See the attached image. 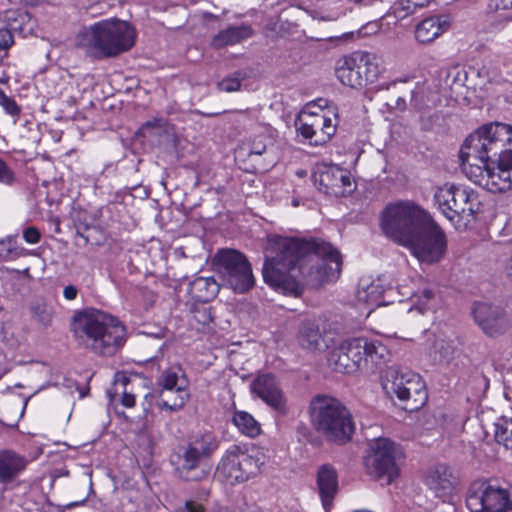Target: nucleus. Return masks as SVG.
<instances>
[{"label":"nucleus","instance_id":"1","mask_svg":"<svg viewBox=\"0 0 512 512\" xmlns=\"http://www.w3.org/2000/svg\"><path fill=\"white\" fill-rule=\"evenodd\" d=\"M340 270V253L321 239L274 235L268 240L263 278L284 294L298 297L304 286L314 288L332 281Z\"/></svg>","mask_w":512,"mask_h":512},{"label":"nucleus","instance_id":"2","mask_svg":"<svg viewBox=\"0 0 512 512\" xmlns=\"http://www.w3.org/2000/svg\"><path fill=\"white\" fill-rule=\"evenodd\" d=\"M71 332L85 350L111 357L126 342V327L114 316L97 309H85L74 314Z\"/></svg>","mask_w":512,"mask_h":512},{"label":"nucleus","instance_id":"3","mask_svg":"<svg viewBox=\"0 0 512 512\" xmlns=\"http://www.w3.org/2000/svg\"><path fill=\"white\" fill-rule=\"evenodd\" d=\"M135 40L136 31L127 21L109 19L91 25L82 34L81 43L97 58H112L129 51Z\"/></svg>","mask_w":512,"mask_h":512},{"label":"nucleus","instance_id":"4","mask_svg":"<svg viewBox=\"0 0 512 512\" xmlns=\"http://www.w3.org/2000/svg\"><path fill=\"white\" fill-rule=\"evenodd\" d=\"M311 420L315 429L328 441L348 442L355 430L352 415L336 398L317 395L310 403Z\"/></svg>","mask_w":512,"mask_h":512},{"label":"nucleus","instance_id":"5","mask_svg":"<svg viewBox=\"0 0 512 512\" xmlns=\"http://www.w3.org/2000/svg\"><path fill=\"white\" fill-rule=\"evenodd\" d=\"M429 215L412 201L388 204L381 213L380 226L384 234L403 245L427 223Z\"/></svg>","mask_w":512,"mask_h":512},{"label":"nucleus","instance_id":"6","mask_svg":"<svg viewBox=\"0 0 512 512\" xmlns=\"http://www.w3.org/2000/svg\"><path fill=\"white\" fill-rule=\"evenodd\" d=\"M387 355L388 350L381 342L365 337H355L337 345L330 352L328 362L338 372L353 373L363 361L378 365L385 361Z\"/></svg>","mask_w":512,"mask_h":512},{"label":"nucleus","instance_id":"7","mask_svg":"<svg viewBox=\"0 0 512 512\" xmlns=\"http://www.w3.org/2000/svg\"><path fill=\"white\" fill-rule=\"evenodd\" d=\"M219 440L211 432L197 435L179 446L176 472L185 481H202L209 475V469L204 465L218 449Z\"/></svg>","mask_w":512,"mask_h":512},{"label":"nucleus","instance_id":"8","mask_svg":"<svg viewBox=\"0 0 512 512\" xmlns=\"http://www.w3.org/2000/svg\"><path fill=\"white\" fill-rule=\"evenodd\" d=\"M382 387L391 399L396 397L406 411L420 409L427 400L425 385L420 375L388 368L382 380Z\"/></svg>","mask_w":512,"mask_h":512},{"label":"nucleus","instance_id":"9","mask_svg":"<svg viewBox=\"0 0 512 512\" xmlns=\"http://www.w3.org/2000/svg\"><path fill=\"white\" fill-rule=\"evenodd\" d=\"M381 73L376 54L356 51L338 61L336 76L339 81L351 88H359L373 83Z\"/></svg>","mask_w":512,"mask_h":512},{"label":"nucleus","instance_id":"10","mask_svg":"<svg viewBox=\"0 0 512 512\" xmlns=\"http://www.w3.org/2000/svg\"><path fill=\"white\" fill-rule=\"evenodd\" d=\"M434 201L443 215L453 221L456 217H471L481 211L477 192L446 183L434 194Z\"/></svg>","mask_w":512,"mask_h":512},{"label":"nucleus","instance_id":"11","mask_svg":"<svg viewBox=\"0 0 512 512\" xmlns=\"http://www.w3.org/2000/svg\"><path fill=\"white\" fill-rule=\"evenodd\" d=\"M512 142V126L505 123H490L482 126L476 132L470 134L464 141L459 151V158L464 153L478 155L497 156L498 151Z\"/></svg>","mask_w":512,"mask_h":512},{"label":"nucleus","instance_id":"12","mask_svg":"<svg viewBox=\"0 0 512 512\" xmlns=\"http://www.w3.org/2000/svg\"><path fill=\"white\" fill-rule=\"evenodd\" d=\"M214 263L227 284L238 293L247 292L254 285L252 268L246 256L234 249L217 252Z\"/></svg>","mask_w":512,"mask_h":512},{"label":"nucleus","instance_id":"13","mask_svg":"<svg viewBox=\"0 0 512 512\" xmlns=\"http://www.w3.org/2000/svg\"><path fill=\"white\" fill-rule=\"evenodd\" d=\"M402 246L407 247L419 261L435 263L445 253L446 239L444 232L429 217L427 223L410 238L408 243H404Z\"/></svg>","mask_w":512,"mask_h":512},{"label":"nucleus","instance_id":"14","mask_svg":"<svg viewBox=\"0 0 512 512\" xmlns=\"http://www.w3.org/2000/svg\"><path fill=\"white\" fill-rule=\"evenodd\" d=\"M466 505L471 512H512V495L501 486L473 483L467 493Z\"/></svg>","mask_w":512,"mask_h":512},{"label":"nucleus","instance_id":"15","mask_svg":"<svg viewBox=\"0 0 512 512\" xmlns=\"http://www.w3.org/2000/svg\"><path fill=\"white\" fill-rule=\"evenodd\" d=\"M264 465V457L243 452L239 446L230 447L218 464L217 471L230 484L247 481L257 475Z\"/></svg>","mask_w":512,"mask_h":512},{"label":"nucleus","instance_id":"16","mask_svg":"<svg viewBox=\"0 0 512 512\" xmlns=\"http://www.w3.org/2000/svg\"><path fill=\"white\" fill-rule=\"evenodd\" d=\"M336 114L330 110L318 112H303L295 121L298 133L310 145L326 144L336 132Z\"/></svg>","mask_w":512,"mask_h":512},{"label":"nucleus","instance_id":"17","mask_svg":"<svg viewBox=\"0 0 512 512\" xmlns=\"http://www.w3.org/2000/svg\"><path fill=\"white\" fill-rule=\"evenodd\" d=\"M369 447V454L365 457L368 473L376 478L387 477V483H391L399 474L395 444L387 438H378L373 440Z\"/></svg>","mask_w":512,"mask_h":512},{"label":"nucleus","instance_id":"18","mask_svg":"<svg viewBox=\"0 0 512 512\" xmlns=\"http://www.w3.org/2000/svg\"><path fill=\"white\" fill-rule=\"evenodd\" d=\"M319 190L336 197H343L354 190L350 172L337 165L323 164L318 166L313 174Z\"/></svg>","mask_w":512,"mask_h":512},{"label":"nucleus","instance_id":"19","mask_svg":"<svg viewBox=\"0 0 512 512\" xmlns=\"http://www.w3.org/2000/svg\"><path fill=\"white\" fill-rule=\"evenodd\" d=\"M252 392L278 413L288 412L287 398L276 377L271 373L258 375L251 383Z\"/></svg>","mask_w":512,"mask_h":512},{"label":"nucleus","instance_id":"20","mask_svg":"<svg viewBox=\"0 0 512 512\" xmlns=\"http://www.w3.org/2000/svg\"><path fill=\"white\" fill-rule=\"evenodd\" d=\"M493 155H478L464 153L460 158L461 168L466 177L476 185L490 191L491 176L493 171Z\"/></svg>","mask_w":512,"mask_h":512},{"label":"nucleus","instance_id":"21","mask_svg":"<svg viewBox=\"0 0 512 512\" xmlns=\"http://www.w3.org/2000/svg\"><path fill=\"white\" fill-rule=\"evenodd\" d=\"M425 483L436 497L446 501L455 490L457 478L450 467L439 464L428 472Z\"/></svg>","mask_w":512,"mask_h":512},{"label":"nucleus","instance_id":"22","mask_svg":"<svg viewBox=\"0 0 512 512\" xmlns=\"http://www.w3.org/2000/svg\"><path fill=\"white\" fill-rule=\"evenodd\" d=\"M494 160L490 192L501 193L512 189V147L498 151Z\"/></svg>","mask_w":512,"mask_h":512},{"label":"nucleus","instance_id":"23","mask_svg":"<svg viewBox=\"0 0 512 512\" xmlns=\"http://www.w3.org/2000/svg\"><path fill=\"white\" fill-rule=\"evenodd\" d=\"M472 312L475 321L486 334L494 336L504 330V317L498 307L487 303H476Z\"/></svg>","mask_w":512,"mask_h":512},{"label":"nucleus","instance_id":"24","mask_svg":"<svg viewBox=\"0 0 512 512\" xmlns=\"http://www.w3.org/2000/svg\"><path fill=\"white\" fill-rule=\"evenodd\" d=\"M317 487L325 510L329 509L338 491V473L330 464L318 468L316 477Z\"/></svg>","mask_w":512,"mask_h":512},{"label":"nucleus","instance_id":"25","mask_svg":"<svg viewBox=\"0 0 512 512\" xmlns=\"http://www.w3.org/2000/svg\"><path fill=\"white\" fill-rule=\"evenodd\" d=\"M459 354L455 341L445 335L435 336L428 349V356L434 365L448 366Z\"/></svg>","mask_w":512,"mask_h":512},{"label":"nucleus","instance_id":"26","mask_svg":"<svg viewBox=\"0 0 512 512\" xmlns=\"http://www.w3.org/2000/svg\"><path fill=\"white\" fill-rule=\"evenodd\" d=\"M27 464V459L15 451H0V483L8 484L12 482L25 470Z\"/></svg>","mask_w":512,"mask_h":512},{"label":"nucleus","instance_id":"27","mask_svg":"<svg viewBox=\"0 0 512 512\" xmlns=\"http://www.w3.org/2000/svg\"><path fill=\"white\" fill-rule=\"evenodd\" d=\"M252 34L253 29L250 25L241 24L229 26L228 28L219 31L212 38L211 46L215 49H221L229 45H235L250 38Z\"/></svg>","mask_w":512,"mask_h":512},{"label":"nucleus","instance_id":"28","mask_svg":"<svg viewBox=\"0 0 512 512\" xmlns=\"http://www.w3.org/2000/svg\"><path fill=\"white\" fill-rule=\"evenodd\" d=\"M220 289L214 277H196L188 286V293L198 302L207 303L213 300Z\"/></svg>","mask_w":512,"mask_h":512},{"label":"nucleus","instance_id":"29","mask_svg":"<svg viewBox=\"0 0 512 512\" xmlns=\"http://www.w3.org/2000/svg\"><path fill=\"white\" fill-rule=\"evenodd\" d=\"M448 28V22L440 16H431L422 20L415 29L416 40L420 43H430Z\"/></svg>","mask_w":512,"mask_h":512},{"label":"nucleus","instance_id":"30","mask_svg":"<svg viewBox=\"0 0 512 512\" xmlns=\"http://www.w3.org/2000/svg\"><path fill=\"white\" fill-rule=\"evenodd\" d=\"M189 381L184 370L180 366H172L165 371L157 379L158 389H173L176 392L189 393Z\"/></svg>","mask_w":512,"mask_h":512},{"label":"nucleus","instance_id":"31","mask_svg":"<svg viewBox=\"0 0 512 512\" xmlns=\"http://www.w3.org/2000/svg\"><path fill=\"white\" fill-rule=\"evenodd\" d=\"M189 393L176 392L173 389H158L156 391V406L169 412L179 411L189 400Z\"/></svg>","mask_w":512,"mask_h":512},{"label":"nucleus","instance_id":"32","mask_svg":"<svg viewBox=\"0 0 512 512\" xmlns=\"http://www.w3.org/2000/svg\"><path fill=\"white\" fill-rule=\"evenodd\" d=\"M321 340L318 325L310 320L303 321L299 327V344L307 350H317Z\"/></svg>","mask_w":512,"mask_h":512},{"label":"nucleus","instance_id":"33","mask_svg":"<svg viewBox=\"0 0 512 512\" xmlns=\"http://www.w3.org/2000/svg\"><path fill=\"white\" fill-rule=\"evenodd\" d=\"M425 7L424 2H415L414 0H397L391 7V11L387 13L382 21L386 20L390 24V19L393 20V24L398 21L407 18L413 14L417 9Z\"/></svg>","mask_w":512,"mask_h":512},{"label":"nucleus","instance_id":"34","mask_svg":"<svg viewBox=\"0 0 512 512\" xmlns=\"http://www.w3.org/2000/svg\"><path fill=\"white\" fill-rule=\"evenodd\" d=\"M31 319L40 327L51 326L55 310L54 307L42 299L33 301L29 307Z\"/></svg>","mask_w":512,"mask_h":512},{"label":"nucleus","instance_id":"35","mask_svg":"<svg viewBox=\"0 0 512 512\" xmlns=\"http://www.w3.org/2000/svg\"><path fill=\"white\" fill-rule=\"evenodd\" d=\"M233 423L244 435L255 437L260 434L261 429L259 423L247 412H235L233 415Z\"/></svg>","mask_w":512,"mask_h":512},{"label":"nucleus","instance_id":"36","mask_svg":"<svg viewBox=\"0 0 512 512\" xmlns=\"http://www.w3.org/2000/svg\"><path fill=\"white\" fill-rule=\"evenodd\" d=\"M494 437L497 443L512 449V418L500 417L494 423Z\"/></svg>","mask_w":512,"mask_h":512},{"label":"nucleus","instance_id":"37","mask_svg":"<svg viewBox=\"0 0 512 512\" xmlns=\"http://www.w3.org/2000/svg\"><path fill=\"white\" fill-rule=\"evenodd\" d=\"M382 290L378 284L372 283L365 290L358 293V299L370 305H379Z\"/></svg>","mask_w":512,"mask_h":512},{"label":"nucleus","instance_id":"38","mask_svg":"<svg viewBox=\"0 0 512 512\" xmlns=\"http://www.w3.org/2000/svg\"><path fill=\"white\" fill-rule=\"evenodd\" d=\"M76 235L83 239L84 245L87 244H95L98 245L100 242L94 237V234L98 232V228L96 226H91L87 224H76Z\"/></svg>","mask_w":512,"mask_h":512},{"label":"nucleus","instance_id":"39","mask_svg":"<svg viewBox=\"0 0 512 512\" xmlns=\"http://www.w3.org/2000/svg\"><path fill=\"white\" fill-rule=\"evenodd\" d=\"M0 106L5 112L11 116H18L21 112L19 105L13 98L6 95L5 92L0 88Z\"/></svg>","mask_w":512,"mask_h":512},{"label":"nucleus","instance_id":"40","mask_svg":"<svg viewBox=\"0 0 512 512\" xmlns=\"http://www.w3.org/2000/svg\"><path fill=\"white\" fill-rule=\"evenodd\" d=\"M241 81L237 76H228L218 83V88L224 92H234L240 89Z\"/></svg>","mask_w":512,"mask_h":512},{"label":"nucleus","instance_id":"41","mask_svg":"<svg viewBox=\"0 0 512 512\" xmlns=\"http://www.w3.org/2000/svg\"><path fill=\"white\" fill-rule=\"evenodd\" d=\"M478 75L486 78L488 82L497 81L499 69L492 62H488L478 71Z\"/></svg>","mask_w":512,"mask_h":512},{"label":"nucleus","instance_id":"42","mask_svg":"<svg viewBox=\"0 0 512 512\" xmlns=\"http://www.w3.org/2000/svg\"><path fill=\"white\" fill-rule=\"evenodd\" d=\"M14 45V37L12 32L9 29L1 28L0 29V52H6L8 54V50Z\"/></svg>","mask_w":512,"mask_h":512},{"label":"nucleus","instance_id":"43","mask_svg":"<svg viewBox=\"0 0 512 512\" xmlns=\"http://www.w3.org/2000/svg\"><path fill=\"white\" fill-rule=\"evenodd\" d=\"M14 179V173L4 161L0 160V183L11 185Z\"/></svg>","mask_w":512,"mask_h":512},{"label":"nucleus","instance_id":"44","mask_svg":"<svg viewBox=\"0 0 512 512\" xmlns=\"http://www.w3.org/2000/svg\"><path fill=\"white\" fill-rule=\"evenodd\" d=\"M194 319L203 325H207L212 321V315L210 309L207 307H203L201 309H196L194 311Z\"/></svg>","mask_w":512,"mask_h":512},{"label":"nucleus","instance_id":"45","mask_svg":"<svg viewBox=\"0 0 512 512\" xmlns=\"http://www.w3.org/2000/svg\"><path fill=\"white\" fill-rule=\"evenodd\" d=\"M41 237L40 231L36 227H28L23 232V238L27 243L36 244Z\"/></svg>","mask_w":512,"mask_h":512},{"label":"nucleus","instance_id":"46","mask_svg":"<svg viewBox=\"0 0 512 512\" xmlns=\"http://www.w3.org/2000/svg\"><path fill=\"white\" fill-rule=\"evenodd\" d=\"M135 401V395L124 388L122 391L121 403L127 408H132L135 405Z\"/></svg>","mask_w":512,"mask_h":512},{"label":"nucleus","instance_id":"47","mask_svg":"<svg viewBox=\"0 0 512 512\" xmlns=\"http://www.w3.org/2000/svg\"><path fill=\"white\" fill-rule=\"evenodd\" d=\"M434 290L429 287H424L420 289L417 293V297L419 300L423 299V304H426L429 300H431L434 297Z\"/></svg>","mask_w":512,"mask_h":512},{"label":"nucleus","instance_id":"48","mask_svg":"<svg viewBox=\"0 0 512 512\" xmlns=\"http://www.w3.org/2000/svg\"><path fill=\"white\" fill-rule=\"evenodd\" d=\"M78 295V288L74 285H67L64 287L63 296L66 300L72 301Z\"/></svg>","mask_w":512,"mask_h":512},{"label":"nucleus","instance_id":"49","mask_svg":"<svg viewBox=\"0 0 512 512\" xmlns=\"http://www.w3.org/2000/svg\"><path fill=\"white\" fill-rule=\"evenodd\" d=\"M266 151V145L262 141L254 140L251 145L250 154L262 155Z\"/></svg>","mask_w":512,"mask_h":512},{"label":"nucleus","instance_id":"50","mask_svg":"<svg viewBox=\"0 0 512 512\" xmlns=\"http://www.w3.org/2000/svg\"><path fill=\"white\" fill-rule=\"evenodd\" d=\"M185 508L188 512H204V507L194 501H187L185 504Z\"/></svg>","mask_w":512,"mask_h":512},{"label":"nucleus","instance_id":"51","mask_svg":"<svg viewBox=\"0 0 512 512\" xmlns=\"http://www.w3.org/2000/svg\"><path fill=\"white\" fill-rule=\"evenodd\" d=\"M497 9L512 10V0H493Z\"/></svg>","mask_w":512,"mask_h":512},{"label":"nucleus","instance_id":"52","mask_svg":"<svg viewBox=\"0 0 512 512\" xmlns=\"http://www.w3.org/2000/svg\"><path fill=\"white\" fill-rule=\"evenodd\" d=\"M504 273L507 276V278L512 280V255L510 256V258L505 263Z\"/></svg>","mask_w":512,"mask_h":512},{"label":"nucleus","instance_id":"53","mask_svg":"<svg viewBox=\"0 0 512 512\" xmlns=\"http://www.w3.org/2000/svg\"><path fill=\"white\" fill-rule=\"evenodd\" d=\"M350 1L354 2L355 4L362 5V6H370L376 2H383L384 0H350Z\"/></svg>","mask_w":512,"mask_h":512},{"label":"nucleus","instance_id":"54","mask_svg":"<svg viewBox=\"0 0 512 512\" xmlns=\"http://www.w3.org/2000/svg\"><path fill=\"white\" fill-rule=\"evenodd\" d=\"M4 246H5V242L1 241L0 242V259L1 260H7L8 259V255L13 253L12 249L7 248L6 249V254H3L2 250H3Z\"/></svg>","mask_w":512,"mask_h":512},{"label":"nucleus","instance_id":"55","mask_svg":"<svg viewBox=\"0 0 512 512\" xmlns=\"http://www.w3.org/2000/svg\"><path fill=\"white\" fill-rule=\"evenodd\" d=\"M395 107L396 108H400V109L404 108L405 107V100L403 98L399 97L396 100V102H395Z\"/></svg>","mask_w":512,"mask_h":512},{"label":"nucleus","instance_id":"56","mask_svg":"<svg viewBox=\"0 0 512 512\" xmlns=\"http://www.w3.org/2000/svg\"><path fill=\"white\" fill-rule=\"evenodd\" d=\"M7 56L8 55H7L6 52H4V53L0 52V67L3 65V61H4L5 58H7Z\"/></svg>","mask_w":512,"mask_h":512},{"label":"nucleus","instance_id":"57","mask_svg":"<svg viewBox=\"0 0 512 512\" xmlns=\"http://www.w3.org/2000/svg\"><path fill=\"white\" fill-rule=\"evenodd\" d=\"M154 126H155V123H153V122H151V121H148V122H146V123L143 125V127H147V128H149V127H154Z\"/></svg>","mask_w":512,"mask_h":512},{"label":"nucleus","instance_id":"58","mask_svg":"<svg viewBox=\"0 0 512 512\" xmlns=\"http://www.w3.org/2000/svg\"><path fill=\"white\" fill-rule=\"evenodd\" d=\"M415 2H424L425 3V6L428 5L429 3V0H414Z\"/></svg>","mask_w":512,"mask_h":512},{"label":"nucleus","instance_id":"59","mask_svg":"<svg viewBox=\"0 0 512 512\" xmlns=\"http://www.w3.org/2000/svg\"><path fill=\"white\" fill-rule=\"evenodd\" d=\"M318 102H319V106H320V107H322V104H321L322 102H324L325 104L327 103V101H326V100H323V99H319V100H318Z\"/></svg>","mask_w":512,"mask_h":512},{"label":"nucleus","instance_id":"60","mask_svg":"<svg viewBox=\"0 0 512 512\" xmlns=\"http://www.w3.org/2000/svg\"><path fill=\"white\" fill-rule=\"evenodd\" d=\"M121 385H123L124 387L127 385L125 377H123V381H122Z\"/></svg>","mask_w":512,"mask_h":512},{"label":"nucleus","instance_id":"61","mask_svg":"<svg viewBox=\"0 0 512 512\" xmlns=\"http://www.w3.org/2000/svg\"><path fill=\"white\" fill-rule=\"evenodd\" d=\"M8 79H9L8 77H6L5 79H0V82L1 83H6L8 81Z\"/></svg>","mask_w":512,"mask_h":512},{"label":"nucleus","instance_id":"62","mask_svg":"<svg viewBox=\"0 0 512 512\" xmlns=\"http://www.w3.org/2000/svg\"><path fill=\"white\" fill-rule=\"evenodd\" d=\"M83 502H84V501H82V503H83ZM78 504H81V502H80V503H78V502H76V503H72L70 506H76V505H78Z\"/></svg>","mask_w":512,"mask_h":512},{"label":"nucleus","instance_id":"63","mask_svg":"<svg viewBox=\"0 0 512 512\" xmlns=\"http://www.w3.org/2000/svg\"><path fill=\"white\" fill-rule=\"evenodd\" d=\"M446 3H450V2H453L454 0H445Z\"/></svg>","mask_w":512,"mask_h":512}]
</instances>
